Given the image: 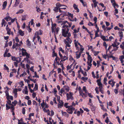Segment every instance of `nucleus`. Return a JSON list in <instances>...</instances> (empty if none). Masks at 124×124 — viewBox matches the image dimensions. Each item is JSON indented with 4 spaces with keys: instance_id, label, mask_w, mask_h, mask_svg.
Instances as JSON below:
<instances>
[{
    "instance_id": "f257e3e1",
    "label": "nucleus",
    "mask_w": 124,
    "mask_h": 124,
    "mask_svg": "<svg viewBox=\"0 0 124 124\" xmlns=\"http://www.w3.org/2000/svg\"><path fill=\"white\" fill-rule=\"evenodd\" d=\"M56 7H54L53 9V10L55 12L58 11L59 8L62 6H65V5L61 4L59 3L58 2L56 3Z\"/></svg>"
},
{
    "instance_id": "f03ea898",
    "label": "nucleus",
    "mask_w": 124,
    "mask_h": 124,
    "mask_svg": "<svg viewBox=\"0 0 124 124\" xmlns=\"http://www.w3.org/2000/svg\"><path fill=\"white\" fill-rule=\"evenodd\" d=\"M67 30L66 29H62V35L65 37H67V35L69 31V29L68 28H67Z\"/></svg>"
},
{
    "instance_id": "7ed1b4c3",
    "label": "nucleus",
    "mask_w": 124,
    "mask_h": 124,
    "mask_svg": "<svg viewBox=\"0 0 124 124\" xmlns=\"http://www.w3.org/2000/svg\"><path fill=\"white\" fill-rule=\"evenodd\" d=\"M6 110H8L9 109H10L11 110V112L12 113V114L13 115H14L15 114L14 110L15 109L12 106L11 107H10V106H8L7 104H6Z\"/></svg>"
},
{
    "instance_id": "20e7f679",
    "label": "nucleus",
    "mask_w": 124,
    "mask_h": 124,
    "mask_svg": "<svg viewBox=\"0 0 124 124\" xmlns=\"http://www.w3.org/2000/svg\"><path fill=\"white\" fill-rule=\"evenodd\" d=\"M52 26L51 30L52 32H55V31H54V29L56 27V24L55 23H54L53 24H52Z\"/></svg>"
},
{
    "instance_id": "39448f33",
    "label": "nucleus",
    "mask_w": 124,
    "mask_h": 124,
    "mask_svg": "<svg viewBox=\"0 0 124 124\" xmlns=\"http://www.w3.org/2000/svg\"><path fill=\"white\" fill-rule=\"evenodd\" d=\"M12 105H11V106L10 107H12L13 106L14 108H15L14 107L17 104V101L16 100H15L12 102Z\"/></svg>"
},
{
    "instance_id": "423d86ee",
    "label": "nucleus",
    "mask_w": 124,
    "mask_h": 124,
    "mask_svg": "<svg viewBox=\"0 0 124 124\" xmlns=\"http://www.w3.org/2000/svg\"><path fill=\"white\" fill-rule=\"evenodd\" d=\"M69 94L68 93H66V96L67 98V100H69L70 99H71L72 100L73 99V97L72 96H70V97H69Z\"/></svg>"
},
{
    "instance_id": "0eeeda50",
    "label": "nucleus",
    "mask_w": 124,
    "mask_h": 124,
    "mask_svg": "<svg viewBox=\"0 0 124 124\" xmlns=\"http://www.w3.org/2000/svg\"><path fill=\"white\" fill-rule=\"evenodd\" d=\"M6 96H7V99H9L10 96L9 95L8 90H7L5 91Z\"/></svg>"
},
{
    "instance_id": "6e6552de",
    "label": "nucleus",
    "mask_w": 124,
    "mask_h": 124,
    "mask_svg": "<svg viewBox=\"0 0 124 124\" xmlns=\"http://www.w3.org/2000/svg\"><path fill=\"white\" fill-rule=\"evenodd\" d=\"M93 3L94 7L95 8L97 6V4L98 2H97L96 0H93Z\"/></svg>"
},
{
    "instance_id": "1a4fd4ad",
    "label": "nucleus",
    "mask_w": 124,
    "mask_h": 124,
    "mask_svg": "<svg viewBox=\"0 0 124 124\" xmlns=\"http://www.w3.org/2000/svg\"><path fill=\"white\" fill-rule=\"evenodd\" d=\"M66 108H67L70 109L72 111L73 110H75V108L73 107V106H67L66 107Z\"/></svg>"
},
{
    "instance_id": "9d476101",
    "label": "nucleus",
    "mask_w": 124,
    "mask_h": 124,
    "mask_svg": "<svg viewBox=\"0 0 124 124\" xmlns=\"http://www.w3.org/2000/svg\"><path fill=\"white\" fill-rule=\"evenodd\" d=\"M82 91H81V92H80V95H81L82 97H84V96L85 97H86L87 96L84 93H83V92H82Z\"/></svg>"
},
{
    "instance_id": "9b49d317",
    "label": "nucleus",
    "mask_w": 124,
    "mask_h": 124,
    "mask_svg": "<svg viewBox=\"0 0 124 124\" xmlns=\"http://www.w3.org/2000/svg\"><path fill=\"white\" fill-rule=\"evenodd\" d=\"M6 29L7 31V33L9 35H10L11 33H10V32H11L10 29L8 27L6 28Z\"/></svg>"
},
{
    "instance_id": "f8f14e48",
    "label": "nucleus",
    "mask_w": 124,
    "mask_h": 124,
    "mask_svg": "<svg viewBox=\"0 0 124 124\" xmlns=\"http://www.w3.org/2000/svg\"><path fill=\"white\" fill-rule=\"evenodd\" d=\"M19 33L20 35L21 36H23L24 35L23 32V31L21 30H19Z\"/></svg>"
},
{
    "instance_id": "ddd939ff",
    "label": "nucleus",
    "mask_w": 124,
    "mask_h": 124,
    "mask_svg": "<svg viewBox=\"0 0 124 124\" xmlns=\"http://www.w3.org/2000/svg\"><path fill=\"white\" fill-rule=\"evenodd\" d=\"M82 53V52H80L78 54L77 53L76 54V57L77 59H78L80 58L81 54Z\"/></svg>"
},
{
    "instance_id": "4468645a",
    "label": "nucleus",
    "mask_w": 124,
    "mask_h": 124,
    "mask_svg": "<svg viewBox=\"0 0 124 124\" xmlns=\"http://www.w3.org/2000/svg\"><path fill=\"white\" fill-rule=\"evenodd\" d=\"M22 53L23 55H25V53H27L26 52V50L23 48H22Z\"/></svg>"
},
{
    "instance_id": "2eb2a0df",
    "label": "nucleus",
    "mask_w": 124,
    "mask_h": 124,
    "mask_svg": "<svg viewBox=\"0 0 124 124\" xmlns=\"http://www.w3.org/2000/svg\"><path fill=\"white\" fill-rule=\"evenodd\" d=\"M60 104H58V108L60 107L59 106H61L60 108H61V107L62 106H63L64 102H63V101H61L60 102V103H59Z\"/></svg>"
},
{
    "instance_id": "dca6fc26",
    "label": "nucleus",
    "mask_w": 124,
    "mask_h": 124,
    "mask_svg": "<svg viewBox=\"0 0 124 124\" xmlns=\"http://www.w3.org/2000/svg\"><path fill=\"white\" fill-rule=\"evenodd\" d=\"M7 2L6 1H5L3 3L2 6L3 8V9L5 8L6 7L7 5Z\"/></svg>"
},
{
    "instance_id": "f3484780",
    "label": "nucleus",
    "mask_w": 124,
    "mask_h": 124,
    "mask_svg": "<svg viewBox=\"0 0 124 124\" xmlns=\"http://www.w3.org/2000/svg\"><path fill=\"white\" fill-rule=\"evenodd\" d=\"M7 21H10L11 19V18L10 16H8L7 17L4 18Z\"/></svg>"
},
{
    "instance_id": "a211bd4d",
    "label": "nucleus",
    "mask_w": 124,
    "mask_h": 124,
    "mask_svg": "<svg viewBox=\"0 0 124 124\" xmlns=\"http://www.w3.org/2000/svg\"><path fill=\"white\" fill-rule=\"evenodd\" d=\"M27 45L28 46H30L31 45V43L30 41H29V39L27 40Z\"/></svg>"
},
{
    "instance_id": "6ab92c4d",
    "label": "nucleus",
    "mask_w": 124,
    "mask_h": 124,
    "mask_svg": "<svg viewBox=\"0 0 124 124\" xmlns=\"http://www.w3.org/2000/svg\"><path fill=\"white\" fill-rule=\"evenodd\" d=\"M61 112L63 115L65 116L67 115L68 117L69 115L68 114H67V113L66 112H63L62 110L61 111Z\"/></svg>"
},
{
    "instance_id": "aec40b11",
    "label": "nucleus",
    "mask_w": 124,
    "mask_h": 124,
    "mask_svg": "<svg viewBox=\"0 0 124 124\" xmlns=\"http://www.w3.org/2000/svg\"><path fill=\"white\" fill-rule=\"evenodd\" d=\"M66 39L68 41V43L71 44L72 42V40L70 39L69 37H67L66 38Z\"/></svg>"
},
{
    "instance_id": "412c9836",
    "label": "nucleus",
    "mask_w": 124,
    "mask_h": 124,
    "mask_svg": "<svg viewBox=\"0 0 124 124\" xmlns=\"http://www.w3.org/2000/svg\"><path fill=\"white\" fill-rule=\"evenodd\" d=\"M64 87L65 89V90L67 91V92H68L69 90V87L67 86H64Z\"/></svg>"
},
{
    "instance_id": "4be33fe9",
    "label": "nucleus",
    "mask_w": 124,
    "mask_h": 124,
    "mask_svg": "<svg viewBox=\"0 0 124 124\" xmlns=\"http://www.w3.org/2000/svg\"><path fill=\"white\" fill-rule=\"evenodd\" d=\"M9 99H8L7 100V104H8L10 106H11L12 105V104L11 103V101L9 100Z\"/></svg>"
},
{
    "instance_id": "5701e85b",
    "label": "nucleus",
    "mask_w": 124,
    "mask_h": 124,
    "mask_svg": "<svg viewBox=\"0 0 124 124\" xmlns=\"http://www.w3.org/2000/svg\"><path fill=\"white\" fill-rule=\"evenodd\" d=\"M26 15H24L22 16V20H26Z\"/></svg>"
},
{
    "instance_id": "b1692460",
    "label": "nucleus",
    "mask_w": 124,
    "mask_h": 124,
    "mask_svg": "<svg viewBox=\"0 0 124 124\" xmlns=\"http://www.w3.org/2000/svg\"><path fill=\"white\" fill-rule=\"evenodd\" d=\"M99 88H100V91L101 92L102 94H103V90L102 89V86L99 87Z\"/></svg>"
},
{
    "instance_id": "393cba45",
    "label": "nucleus",
    "mask_w": 124,
    "mask_h": 124,
    "mask_svg": "<svg viewBox=\"0 0 124 124\" xmlns=\"http://www.w3.org/2000/svg\"><path fill=\"white\" fill-rule=\"evenodd\" d=\"M70 114H72L73 113V111L71 110L70 109H67L66 110Z\"/></svg>"
},
{
    "instance_id": "a878e982",
    "label": "nucleus",
    "mask_w": 124,
    "mask_h": 124,
    "mask_svg": "<svg viewBox=\"0 0 124 124\" xmlns=\"http://www.w3.org/2000/svg\"><path fill=\"white\" fill-rule=\"evenodd\" d=\"M38 89V85L37 84H35V86L34 88V90H36Z\"/></svg>"
},
{
    "instance_id": "bb28decb",
    "label": "nucleus",
    "mask_w": 124,
    "mask_h": 124,
    "mask_svg": "<svg viewBox=\"0 0 124 124\" xmlns=\"http://www.w3.org/2000/svg\"><path fill=\"white\" fill-rule=\"evenodd\" d=\"M119 34V36L120 37H123V32H118Z\"/></svg>"
},
{
    "instance_id": "cd10ccee",
    "label": "nucleus",
    "mask_w": 124,
    "mask_h": 124,
    "mask_svg": "<svg viewBox=\"0 0 124 124\" xmlns=\"http://www.w3.org/2000/svg\"><path fill=\"white\" fill-rule=\"evenodd\" d=\"M81 79H82L85 82V81L86 80H87L88 79V78L87 77H82L81 78Z\"/></svg>"
},
{
    "instance_id": "c85d7f7f",
    "label": "nucleus",
    "mask_w": 124,
    "mask_h": 124,
    "mask_svg": "<svg viewBox=\"0 0 124 124\" xmlns=\"http://www.w3.org/2000/svg\"><path fill=\"white\" fill-rule=\"evenodd\" d=\"M24 11L22 9H20L16 13V14H18L19 13H23Z\"/></svg>"
},
{
    "instance_id": "c756f323",
    "label": "nucleus",
    "mask_w": 124,
    "mask_h": 124,
    "mask_svg": "<svg viewBox=\"0 0 124 124\" xmlns=\"http://www.w3.org/2000/svg\"><path fill=\"white\" fill-rule=\"evenodd\" d=\"M124 59V55H122L120 56L119 59L120 60H123Z\"/></svg>"
},
{
    "instance_id": "7c9ffc66",
    "label": "nucleus",
    "mask_w": 124,
    "mask_h": 124,
    "mask_svg": "<svg viewBox=\"0 0 124 124\" xmlns=\"http://www.w3.org/2000/svg\"><path fill=\"white\" fill-rule=\"evenodd\" d=\"M81 72L83 74L84 76H87V74H86V72L85 71H83L82 70L81 71Z\"/></svg>"
},
{
    "instance_id": "2f4dec72",
    "label": "nucleus",
    "mask_w": 124,
    "mask_h": 124,
    "mask_svg": "<svg viewBox=\"0 0 124 124\" xmlns=\"http://www.w3.org/2000/svg\"><path fill=\"white\" fill-rule=\"evenodd\" d=\"M16 2L14 5V6L15 7L18 5L19 3V1H17V0H16Z\"/></svg>"
},
{
    "instance_id": "473e14b6",
    "label": "nucleus",
    "mask_w": 124,
    "mask_h": 124,
    "mask_svg": "<svg viewBox=\"0 0 124 124\" xmlns=\"http://www.w3.org/2000/svg\"><path fill=\"white\" fill-rule=\"evenodd\" d=\"M107 81V79L106 78H104L103 80L104 83L106 85L107 84V83L106 82V81Z\"/></svg>"
},
{
    "instance_id": "72a5a7b5",
    "label": "nucleus",
    "mask_w": 124,
    "mask_h": 124,
    "mask_svg": "<svg viewBox=\"0 0 124 124\" xmlns=\"http://www.w3.org/2000/svg\"><path fill=\"white\" fill-rule=\"evenodd\" d=\"M87 31L88 33L89 34L90 37L91 38V39H93V37L92 36L93 35V34H91L90 32L89 31Z\"/></svg>"
},
{
    "instance_id": "f704fd0d",
    "label": "nucleus",
    "mask_w": 124,
    "mask_h": 124,
    "mask_svg": "<svg viewBox=\"0 0 124 124\" xmlns=\"http://www.w3.org/2000/svg\"><path fill=\"white\" fill-rule=\"evenodd\" d=\"M67 15L69 16H70L72 18L73 17V15L70 13L69 12L67 13Z\"/></svg>"
},
{
    "instance_id": "c9c22d12",
    "label": "nucleus",
    "mask_w": 124,
    "mask_h": 124,
    "mask_svg": "<svg viewBox=\"0 0 124 124\" xmlns=\"http://www.w3.org/2000/svg\"><path fill=\"white\" fill-rule=\"evenodd\" d=\"M60 93L62 94L63 93V92H64V88H62L60 90Z\"/></svg>"
},
{
    "instance_id": "e433bc0d",
    "label": "nucleus",
    "mask_w": 124,
    "mask_h": 124,
    "mask_svg": "<svg viewBox=\"0 0 124 124\" xmlns=\"http://www.w3.org/2000/svg\"><path fill=\"white\" fill-rule=\"evenodd\" d=\"M66 23H67L68 24V22L67 21H63L62 22V23L61 24V25H62L63 24L64 25Z\"/></svg>"
},
{
    "instance_id": "4c0bfd02",
    "label": "nucleus",
    "mask_w": 124,
    "mask_h": 124,
    "mask_svg": "<svg viewBox=\"0 0 124 124\" xmlns=\"http://www.w3.org/2000/svg\"><path fill=\"white\" fill-rule=\"evenodd\" d=\"M73 7L74 8V9L75 10L77 9L78 8L77 6L75 4H74L73 5Z\"/></svg>"
},
{
    "instance_id": "58836bf2",
    "label": "nucleus",
    "mask_w": 124,
    "mask_h": 124,
    "mask_svg": "<svg viewBox=\"0 0 124 124\" xmlns=\"http://www.w3.org/2000/svg\"><path fill=\"white\" fill-rule=\"evenodd\" d=\"M17 89L16 88H15L13 90V93H17Z\"/></svg>"
},
{
    "instance_id": "ea45409f",
    "label": "nucleus",
    "mask_w": 124,
    "mask_h": 124,
    "mask_svg": "<svg viewBox=\"0 0 124 124\" xmlns=\"http://www.w3.org/2000/svg\"><path fill=\"white\" fill-rule=\"evenodd\" d=\"M57 96V100L59 102V103H60V102L61 101L60 100V96Z\"/></svg>"
},
{
    "instance_id": "a19ab883",
    "label": "nucleus",
    "mask_w": 124,
    "mask_h": 124,
    "mask_svg": "<svg viewBox=\"0 0 124 124\" xmlns=\"http://www.w3.org/2000/svg\"><path fill=\"white\" fill-rule=\"evenodd\" d=\"M97 18L95 16L94 18V21L95 22L94 23L96 24L97 21Z\"/></svg>"
},
{
    "instance_id": "79ce46f5",
    "label": "nucleus",
    "mask_w": 124,
    "mask_h": 124,
    "mask_svg": "<svg viewBox=\"0 0 124 124\" xmlns=\"http://www.w3.org/2000/svg\"><path fill=\"white\" fill-rule=\"evenodd\" d=\"M94 55L95 56H96L99 53V51H94Z\"/></svg>"
},
{
    "instance_id": "37998d69",
    "label": "nucleus",
    "mask_w": 124,
    "mask_h": 124,
    "mask_svg": "<svg viewBox=\"0 0 124 124\" xmlns=\"http://www.w3.org/2000/svg\"><path fill=\"white\" fill-rule=\"evenodd\" d=\"M98 85L100 86H102V84L101 83V81H99V82H98L97 83Z\"/></svg>"
},
{
    "instance_id": "c03bdc74",
    "label": "nucleus",
    "mask_w": 124,
    "mask_h": 124,
    "mask_svg": "<svg viewBox=\"0 0 124 124\" xmlns=\"http://www.w3.org/2000/svg\"><path fill=\"white\" fill-rule=\"evenodd\" d=\"M22 112L23 114H24L25 113V110L24 108H23L22 110Z\"/></svg>"
},
{
    "instance_id": "a18cd8bd",
    "label": "nucleus",
    "mask_w": 124,
    "mask_h": 124,
    "mask_svg": "<svg viewBox=\"0 0 124 124\" xmlns=\"http://www.w3.org/2000/svg\"><path fill=\"white\" fill-rule=\"evenodd\" d=\"M59 27H58L56 29L55 32L56 34H57L58 33V31H59Z\"/></svg>"
},
{
    "instance_id": "49530a36",
    "label": "nucleus",
    "mask_w": 124,
    "mask_h": 124,
    "mask_svg": "<svg viewBox=\"0 0 124 124\" xmlns=\"http://www.w3.org/2000/svg\"><path fill=\"white\" fill-rule=\"evenodd\" d=\"M101 38L102 40L105 41V40L106 39L105 37L103 36L102 35L101 37Z\"/></svg>"
},
{
    "instance_id": "de8ad7c7",
    "label": "nucleus",
    "mask_w": 124,
    "mask_h": 124,
    "mask_svg": "<svg viewBox=\"0 0 124 124\" xmlns=\"http://www.w3.org/2000/svg\"><path fill=\"white\" fill-rule=\"evenodd\" d=\"M111 46L115 47L117 46V45H116V43L115 42H114L113 44H112Z\"/></svg>"
},
{
    "instance_id": "09e8293b",
    "label": "nucleus",
    "mask_w": 124,
    "mask_h": 124,
    "mask_svg": "<svg viewBox=\"0 0 124 124\" xmlns=\"http://www.w3.org/2000/svg\"><path fill=\"white\" fill-rule=\"evenodd\" d=\"M74 38L77 39L78 38V36L76 33L74 34Z\"/></svg>"
},
{
    "instance_id": "8fccbe9b",
    "label": "nucleus",
    "mask_w": 124,
    "mask_h": 124,
    "mask_svg": "<svg viewBox=\"0 0 124 124\" xmlns=\"http://www.w3.org/2000/svg\"><path fill=\"white\" fill-rule=\"evenodd\" d=\"M43 110L45 112H49V109L47 110V109H45V108H43Z\"/></svg>"
},
{
    "instance_id": "3c124183",
    "label": "nucleus",
    "mask_w": 124,
    "mask_h": 124,
    "mask_svg": "<svg viewBox=\"0 0 124 124\" xmlns=\"http://www.w3.org/2000/svg\"><path fill=\"white\" fill-rule=\"evenodd\" d=\"M95 90L96 91V93L97 94H98L99 92L98 91V88L97 87H96L95 88Z\"/></svg>"
},
{
    "instance_id": "603ef678",
    "label": "nucleus",
    "mask_w": 124,
    "mask_h": 124,
    "mask_svg": "<svg viewBox=\"0 0 124 124\" xmlns=\"http://www.w3.org/2000/svg\"><path fill=\"white\" fill-rule=\"evenodd\" d=\"M103 57L105 59H106L107 58L106 56H108L107 54L105 55L104 54L103 55L102 54Z\"/></svg>"
},
{
    "instance_id": "864d4df0",
    "label": "nucleus",
    "mask_w": 124,
    "mask_h": 124,
    "mask_svg": "<svg viewBox=\"0 0 124 124\" xmlns=\"http://www.w3.org/2000/svg\"><path fill=\"white\" fill-rule=\"evenodd\" d=\"M114 92L116 94H117L118 93V91L116 89H114Z\"/></svg>"
},
{
    "instance_id": "5fc2aeb1",
    "label": "nucleus",
    "mask_w": 124,
    "mask_h": 124,
    "mask_svg": "<svg viewBox=\"0 0 124 124\" xmlns=\"http://www.w3.org/2000/svg\"><path fill=\"white\" fill-rule=\"evenodd\" d=\"M78 31L77 30H76V29H74V32H73V33L74 34H75V33H76L78 32V31L79 30V28H78Z\"/></svg>"
},
{
    "instance_id": "6e6d98bb",
    "label": "nucleus",
    "mask_w": 124,
    "mask_h": 124,
    "mask_svg": "<svg viewBox=\"0 0 124 124\" xmlns=\"http://www.w3.org/2000/svg\"><path fill=\"white\" fill-rule=\"evenodd\" d=\"M31 100H29L28 101V104L29 105H31Z\"/></svg>"
},
{
    "instance_id": "4d7b16f0",
    "label": "nucleus",
    "mask_w": 124,
    "mask_h": 124,
    "mask_svg": "<svg viewBox=\"0 0 124 124\" xmlns=\"http://www.w3.org/2000/svg\"><path fill=\"white\" fill-rule=\"evenodd\" d=\"M83 90L85 92V93H86V87L85 86H83Z\"/></svg>"
},
{
    "instance_id": "13d9d810",
    "label": "nucleus",
    "mask_w": 124,
    "mask_h": 124,
    "mask_svg": "<svg viewBox=\"0 0 124 124\" xmlns=\"http://www.w3.org/2000/svg\"><path fill=\"white\" fill-rule=\"evenodd\" d=\"M18 63L16 62H14V65L16 67H17L18 66Z\"/></svg>"
},
{
    "instance_id": "bf43d9fd",
    "label": "nucleus",
    "mask_w": 124,
    "mask_h": 124,
    "mask_svg": "<svg viewBox=\"0 0 124 124\" xmlns=\"http://www.w3.org/2000/svg\"><path fill=\"white\" fill-rule=\"evenodd\" d=\"M25 55L27 58H29V54L27 53H25Z\"/></svg>"
},
{
    "instance_id": "052dcab7",
    "label": "nucleus",
    "mask_w": 124,
    "mask_h": 124,
    "mask_svg": "<svg viewBox=\"0 0 124 124\" xmlns=\"http://www.w3.org/2000/svg\"><path fill=\"white\" fill-rule=\"evenodd\" d=\"M118 10L117 9H115V12H114V15H116V14L118 13Z\"/></svg>"
},
{
    "instance_id": "680f3d73",
    "label": "nucleus",
    "mask_w": 124,
    "mask_h": 124,
    "mask_svg": "<svg viewBox=\"0 0 124 124\" xmlns=\"http://www.w3.org/2000/svg\"><path fill=\"white\" fill-rule=\"evenodd\" d=\"M97 67H99V66H101V65L100 64V61H97Z\"/></svg>"
},
{
    "instance_id": "e2e57ef3",
    "label": "nucleus",
    "mask_w": 124,
    "mask_h": 124,
    "mask_svg": "<svg viewBox=\"0 0 124 124\" xmlns=\"http://www.w3.org/2000/svg\"><path fill=\"white\" fill-rule=\"evenodd\" d=\"M33 67H34L33 66H32V67H31L30 68V70L31 71H32L33 72H34V70L33 69Z\"/></svg>"
},
{
    "instance_id": "0e129e2a",
    "label": "nucleus",
    "mask_w": 124,
    "mask_h": 124,
    "mask_svg": "<svg viewBox=\"0 0 124 124\" xmlns=\"http://www.w3.org/2000/svg\"><path fill=\"white\" fill-rule=\"evenodd\" d=\"M65 27H66V28H65V29H66V30H67V28H67L68 27V26L67 25H65V24L64 25H63V26L62 28H64Z\"/></svg>"
},
{
    "instance_id": "69168bd1",
    "label": "nucleus",
    "mask_w": 124,
    "mask_h": 124,
    "mask_svg": "<svg viewBox=\"0 0 124 124\" xmlns=\"http://www.w3.org/2000/svg\"><path fill=\"white\" fill-rule=\"evenodd\" d=\"M88 25L89 26L93 25V24L92 23V22H89V23H88Z\"/></svg>"
},
{
    "instance_id": "338daca9",
    "label": "nucleus",
    "mask_w": 124,
    "mask_h": 124,
    "mask_svg": "<svg viewBox=\"0 0 124 124\" xmlns=\"http://www.w3.org/2000/svg\"><path fill=\"white\" fill-rule=\"evenodd\" d=\"M112 5H114L116 6V7H117V8H118V5L116 4V3H113L112 4Z\"/></svg>"
},
{
    "instance_id": "774afa93",
    "label": "nucleus",
    "mask_w": 124,
    "mask_h": 124,
    "mask_svg": "<svg viewBox=\"0 0 124 124\" xmlns=\"http://www.w3.org/2000/svg\"><path fill=\"white\" fill-rule=\"evenodd\" d=\"M88 95L91 98H92L93 97V96L91 95V93H88Z\"/></svg>"
}]
</instances>
